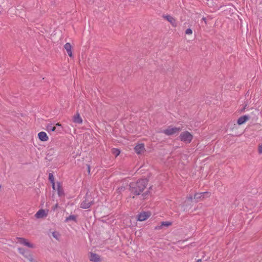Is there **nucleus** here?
<instances>
[{"label":"nucleus","instance_id":"obj_1","mask_svg":"<svg viewBox=\"0 0 262 262\" xmlns=\"http://www.w3.org/2000/svg\"><path fill=\"white\" fill-rule=\"evenodd\" d=\"M146 179L139 180L136 183H132L130 185L131 190L133 193L139 195L143 191L147 184Z\"/></svg>","mask_w":262,"mask_h":262},{"label":"nucleus","instance_id":"obj_2","mask_svg":"<svg viewBox=\"0 0 262 262\" xmlns=\"http://www.w3.org/2000/svg\"><path fill=\"white\" fill-rule=\"evenodd\" d=\"M192 138L193 136L192 134L188 131L181 133L179 136L180 140L186 143H190L191 141Z\"/></svg>","mask_w":262,"mask_h":262},{"label":"nucleus","instance_id":"obj_3","mask_svg":"<svg viewBox=\"0 0 262 262\" xmlns=\"http://www.w3.org/2000/svg\"><path fill=\"white\" fill-rule=\"evenodd\" d=\"M181 130V129L180 127L169 126L167 128L163 129L162 133L167 136H171L179 134Z\"/></svg>","mask_w":262,"mask_h":262},{"label":"nucleus","instance_id":"obj_4","mask_svg":"<svg viewBox=\"0 0 262 262\" xmlns=\"http://www.w3.org/2000/svg\"><path fill=\"white\" fill-rule=\"evenodd\" d=\"M16 243L20 244L30 248H34L35 245L29 242L27 239L22 237H17Z\"/></svg>","mask_w":262,"mask_h":262},{"label":"nucleus","instance_id":"obj_5","mask_svg":"<svg viewBox=\"0 0 262 262\" xmlns=\"http://www.w3.org/2000/svg\"><path fill=\"white\" fill-rule=\"evenodd\" d=\"M19 252L24 256L27 259H28L30 262H36L32 255L28 251L24 249V248H18Z\"/></svg>","mask_w":262,"mask_h":262},{"label":"nucleus","instance_id":"obj_6","mask_svg":"<svg viewBox=\"0 0 262 262\" xmlns=\"http://www.w3.org/2000/svg\"><path fill=\"white\" fill-rule=\"evenodd\" d=\"M48 210L39 209L35 214V216L37 219H41L45 217L48 214Z\"/></svg>","mask_w":262,"mask_h":262},{"label":"nucleus","instance_id":"obj_7","mask_svg":"<svg viewBox=\"0 0 262 262\" xmlns=\"http://www.w3.org/2000/svg\"><path fill=\"white\" fill-rule=\"evenodd\" d=\"M151 215L149 212H141L138 216V220L139 221H144L147 219Z\"/></svg>","mask_w":262,"mask_h":262},{"label":"nucleus","instance_id":"obj_8","mask_svg":"<svg viewBox=\"0 0 262 262\" xmlns=\"http://www.w3.org/2000/svg\"><path fill=\"white\" fill-rule=\"evenodd\" d=\"M92 204V201L89 198H85V199L82 202L80 205V207L83 209L89 208Z\"/></svg>","mask_w":262,"mask_h":262},{"label":"nucleus","instance_id":"obj_9","mask_svg":"<svg viewBox=\"0 0 262 262\" xmlns=\"http://www.w3.org/2000/svg\"><path fill=\"white\" fill-rule=\"evenodd\" d=\"M38 137L39 139L43 142L47 141L49 140V137L47 134V133L45 132H40L38 135Z\"/></svg>","mask_w":262,"mask_h":262},{"label":"nucleus","instance_id":"obj_10","mask_svg":"<svg viewBox=\"0 0 262 262\" xmlns=\"http://www.w3.org/2000/svg\"><path fill=\"white\" fill-rule=\"evenodd\" d=\"M73 121L75 123L81 124L83 122L82 118L80 117L79 113H76L73 117Z\"/></svg>","mask_w":262,"mask_h":262},{"label":"nucleus","instance_id":"obj_11","mask_svg":"<svg viewBox=\"0 0 262 262\" xmlns=\"http://www.w3.org/2000/svg\"><path fill=\"white\" fill-rule=\"evenodd\" d=\"M145 150L144 145L143 144H139L135 147V150L138 154H140L144 152Z\"/></svg>","mask_w":262,"mask_h":262},{"label":"nucleus","instance_id":"obj_12","mask_svg":"<svg viewBox=\"0 0 262 262\" xmlns=\"http://www.w3.org/2000/svg\"><path fill=\"white\" fill-rule=\"evenodd\" d=\"M249 119V116L248 115H244L240 117L237 121L238 125H242L245 123Z\"/></svg>","mask_w":262,"mask_h":262},{"label":"nucleus","instance_id":"obj_13","mask_svg":"<svg viewBox=\"0 0 262 262\" xmlns=\"http://www.w3.org/2000/svg\"><path fill=\"white\" fill-rule=\"evenodd\" d=\"M55 190L57 191V193L59 196H61L63 194V191L61 187V184L59 182L56 183V189Z\"/></svg>","mask_w":262,"mask_h":262},{"label":"nucleus","instance_id":"obj_14","mask_svg":"<svg viewBox=\"0 0 262 262\" xmlns=\"http://www.w3.org/2000/svg\"><path fill=\"white\" fill-rule=\"evenodd\" d=\"M171 224H172V223L170 222H168V221L162 222L160 223V225L156 226L155 229L156 230H160L163 228V227H164V226L168 227V226H170Z\"/></svg>","mask_w":262,"mask_h":262},{"label":"nucleus","instance_id":"obj_15","mask_svg":"<svg viewBox=\"0 0 262 262\" xmlns=\"http://www.w3.org/2000/svg\"><path fill=\"white\" fill-rule=\"evenodd\" d=\"M164 17L168 21L172 26L173 27H176L177 26V21L176 20V19L172 17V16H170V15H166V16H164Z\"/></svg>","mask_w":262,"mask_h":262},{"label":"nucleus","instance_id":"obj_16","mask_svg":"<svg viewBox=\"0 0 262 262\" xmlns=\"http://www.w3.org/2000/svg\"><path fill=\"white\" fill-rule=\"evenodd\" d=\"M90 260L93 262H99L100 261V257L98 254L92 253L91 254Z\"/></svg>","mask_w":262,"mask_h":262},{"label":"nucleus","instance_id":"obj_17","mask_svg":"<svg viewBox=\"0 0 262 262\" xmlns=\"http://www.w3.org/2000/svg\"><path fill=\"white\" fill-rule=\"evenodd\" d=\"M64 49L67 52L68 54L70 57H72V52L71 50V46L70 43H66L64 46Z\"/></svg>","mask_w":262,"mask_h":262},{"label":"nucleus","instance_id":"obj_18","mask_svg":"<svg viewBox=\"0 0 262 262\" xmlns=\"http://www.w3.org/2000/svg\"><path fill=\"white\" fill-rule=\"evenodd\" d=\"M208 194L207 192H204L202 193H196L195 194L194 198L198 201L199 200H200L202 198H204L205 195H207Z\"/></svg>","mask_w":262,"mask_h":262},{"label":"nucleus","instance_id":"obj_19","mask_svg":"<svg viewBox=\"0 0 262 262\" xmlns=\"http://www.w3.org/2000/svg\"><path fill=\"white\" fill-rule=\"evenodd\" d=\"M49 179L52 184V188L54 190L56 189V184L54 182V176L52 173H50L49 176Z\"/></svg>","mask_w":262,"mask_h":262},{"label":"nucleus","instance_id":"obj_20","mask_svg":"<svg viewBox=\"0 0 262 262\" xmlns=\"http://www.w3.org/2000/svg\"><path fill=\"white\" fill-rule=\"evenodd\" d=\"M47 130L50 132H55V131H56L58 133L60 132H61V130L60 129H58L57 130H56V126H52L51 124L50 125H48L47 126Z\"/></svg>","mask_w":262,"mask_h":262},{"label":"nucleus","instance_id":"obj_21","mask_svg":"<svg viewBox=\"0 0 262 262\" xmlns=\"http://www.w3.org/2000/svg\"><path fill=\"white\" fill-rule=\"evenodd\" d=\"M71 221L76 222V216L74 215H71L67 217L65 220L66 222H69Z\"/></svg>","mask_w":262,"mask_h":262},{"label":"nucleus","instance_id":"obj_22","mask_svg":"<svg viewBox=\"0 0 262 262\" xmlns=\"http://www.w3.org/2000/svg\"><path fill=\"white\" fill-rule=\"evenodd\" d=\"M53 237L57 240H59L60 235L59 232L57 231H54L52 233Z\"/></svg>","mask_w":262,"mask_h":262},{"label":"nucleus","instance_id":"obj_23","mask_svg":"<svg viewBox=\"0 0 262 262\" xmlns=\"http://www.w3.org/2000/svg\"><path fill=\"white\" fill-rule=\"evenodd\" d=\"M112 152L116 157L118 156L120 152V150L117 148H113L112 149Z\"/></svg>","mask_w":262,"mask_h":262},{"label":"nucleus","instance_id":"obj_24","mask_svg":"<svg viewBox=\"0 0 262 262\" xmlns=\"http://www.w3.org/2000/svg\"><path fill=\"white\" fill-rule=\"evenodd\" d=\"M185 33L186 34H188V35H190V34H192V31L191 29L190 28H188L187 29L186 31H185Z\"/></svg>","mask_w":262,"mask_h":262},{"label":"nucleus","instance_id":"obj_25","mask_svg":"<svg viewBox=\"0 0 262 262\" xmlns=\"http://www.w3.org/2000/svg\"><path fill=\"white\" fill-rule=\"evenodd\" d=\"M258 151L259 154H262V143L259 145L258 147Z\"/></svg>","mask_w":262,"mask_h":262},{"label":"nucleus","instance_id":"obj_26","mask_svg":"<svg viewBox=\"0 0 262 262\" xmlns=\"http://www.w3.org/2000/svg\"><path fill=\"white\" fill-rule=\"evenodd\" d=\"M58 207V204L57 203H56V204H55V205L54 206V208H53V210H55V209H56V208H57V207Z\"/></svg>","mask_w":262,"mask_h":262},{"label":"nucleus","instance_id":"obj_27","mask_svg":"<svg viewBox=\"0 0 262 262\" xmlns=\"http://www.w3.org/2000/svg\"><path fill=\"white\" fill-rule=\"evenodd\" d=\"M56 126H58V127H61V125L60 124H59V123H57L56 124Z\"/></svg>","mask_w":262,"mask_h":262},{"label":"nucleus","instance_id":"obj_28","mask_svg":"<svg viewBox=\"0 0 262 262\" xmlns=\"http://www.w3.org/2000/svg\"><path fill=\"white\" fill-rule=\"evenodd\" d=\"M88 171H89V172H90V166H88Z\"/></svg>","mask_w":262,"mask_h":262}]
</instances>
